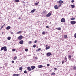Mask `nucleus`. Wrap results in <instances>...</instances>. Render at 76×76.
<instances>
[{"label": "nucleus", "mask_w": 76, "mask_h": 76, "mask_svg": "<svg viewBox=\"0 0 76 76\" xmlns=\"http://www.w3.org/2000/svg\"><path fill=\"white\" fill-rule=\"evenodd\" d=\"M7 48V47L6 46L2 47L1 49V51H2L4 50V51H7V48Z\"/></svg>", "instance_id": "nucleus-1"}, {"label": "nucleus", "mask_w": 76, "mask_h": 76, "mask_svg": "<svg viewBox=\"0 0 76 76\" xmlns=\"http://www.w3.org/2000/svg\"><path fill=\"white\" fill-rule=\"evenodd\" d=\"M76 23V22L75 21H71V25H75Z\"/></svg>", "instance_id": "nucleus-2"}, {"label": "nucleus", "mask_w": 76, "mask_h": 76, "mask_svg": "<svg viewBox=\"0 0 76 76\" xmlns=\"http://www.w3.org/2000/svg\"><path fill=\"white\" fill-rule=\"evenodd\" d=\"M65 21L66 20H65V19H64V18H62L61 20V22H65Z\"/></svg>", "instance_id": "nucleus-3"}, {"label": "nucleus", "mask_w": 76, "mask_h": 76, "mask_svg": "<svg viewBox=\"0 0 76 76\" xmlns=\"http://www.w3.org/2000/svg\"><path fill=\"white\" fill-rule=\"evenodd\" d=\"M22 38H23V36L21 35L19 36L18 38V39L19 40H21Z\"/></svg>", "instance_id": "nucleus-4"}, {"label": "nucleus", "mask_w": 76, "mask_h": 76, "mask_svg": "<svg viewBox=\"0 0 76 76\" xmlns=\"http://www.w3.org/2000/svg\"><path fill=\"white\" fill-rule=\"evenodd\" d=\"M51 15V13H50V12L46 15V17H50V16Z\"/></svg>", "instance_id": "nucleus-5"}, {"label": "nucleus", "mask_w": 76, "mask_h": 76, "mask_svg": "<svg viewBox=\"0 0 76 76\" xmlns=\"http://www.w3.org/2000/svg\"><path fill=\"white\" fill-rule=\"evenodd\" d=\"M46 55L47 56H50L51 55V53L50 52H48L47 53Z\"/></svg>", "instance_id": "nucleus-6"}, {"label": "nucleus", "mask_w": 76, "mask_h": 76, "mask_svg": "<svg viewBox=\"0 0 76 76\" xmlns=\"http://www.w3.org/2000/svg\"><path fill=\"white\" fill-rule=\"evenodd\" d=\"M27 69L28 71H31V70H32V69H31V67H30V66H28L27 68Z\"/></svg>", "instance_id": "nucleus-7"}, {"label": "nucleus", "mask_w": 76, "mask_h": 76, "mask_svg": "<svg viewBox=\"0 0 76 76\" xmlns=\"http://www.w3.org/2000/svg\"><path fill=\"white\" fill-rule=\"evenodd\" d=\"M58 3H59V4H62L64 3V2L62 0H60L58 1Z\"/></svg>", "instance_id": "nucleus-8"}, {"label": "nucleus", "mask_w": 76, "mask_h": 76, "mask_svg": "<svg viewBox=\"0 0 76 76\" xmlns=\"http://www.w3.org/2000/svg\"><path fill=\"white\" fill-rule=\"evenodd\" d=\"M11 27L10 26H8L6 27V29L7 30H9L11 28Z\"/></svg>", "instance_id": "nucleus-9"}, {"label": "nucleus", "mask_w": 76, "mask_h": 76, "mask_svg": "<svg viewBox=\"0 0 76 76\" xmlns=\"http://www.w3.org/2000/svg\"><path fill=\"white\" fill-rule=\"evenodd\" d=\"M23 41L21 40L19 42L20 44H23Z\"/></svg>", "instance_id": "nucleus-10"}, {"label": "nucleus", "mask_w": 76, "mask_h": 76, "mask_svg": "<svg viewBox=\"0 0 76 76\" xmlns=\"http://www.w3.org/2000/svg\"><path fill=\"white\" fill-rule=\"evenodd\" d=\"M31 68L32 70H34L35 68V66H31Z\"/></svg>", "instance_id": "nucleus-11"}, {"label": "nucleus", "mask_w": 76, "mask_h": 76, "mask_svg": "<svg viewBox=\"0 0 76 76\" xmlns=\"http://www.w3.org/2000/svg\"><path fill=\"white\" fill-rule=\"evenodd\" d=\"M68 59L69 60H71V58H72V56L71 55H69L68 56Z\"/></svg>", "instance_id": "nucleus-12"}, {"label": "nucleus", "mask_w": 76, "mask_h": 76, "mask_svg": "<svg viewBox=\"0 0 76 76\" xmlns=\"http://www.w3.org/2000/svg\"><path fill=\"white\" fill-rule=\"evenodd\" d=\"M54 8L55 9H58V7L57 5H56L54 6Z\"/></svg>", "instance_id": "nucleus-13"}, {"label": "nucleus", "mask_w": 76, "mask_h": 76, "mask_svg": "<svg viewBox=\"0 0 76 76\" xmlns=\"http://www.w3.org/2000/svg\"><path fill=\"white\" fill-rule=\"evenodd\" d=\"M35 10H36V9H34L31 11V13H34Z\"/></svg>", "instance_id": "nucleus-14"}, {"label": "nucleus", "mask_w": 76, "mask_h": 76, "mask_svg": "<svg viewBox=\"0 0 76 76\" xmlns=\"http://www.w3.org/2000/svg\"><path fill=\"white\" fill-rule=\"evenodd\" d=\"M19 76V74H14L13 75V76Z\"/></svg>", "instance_id": "nucleus-15"}, {"label": "nucleus", "mask_w": 76, "mask_h": 76, "mask_svg": "<svg viewBox=\"0 0 76 76\" xmlns=\"http://www.w3.org/2000/svg\"><path fill=\"white\" fill-rule=\"evenodd\" d=\"M50 46H48V47H46V48H45V49L46 50H48V49H50Z\"/></svg>", "instance_id": "nucleus-16"}, {"label": "nucleus", "mask_w": 76, "mask_h": 76, "mask_svg": "<svg viewBox=\"0 0 76 76\" xmlns=\"http://www.w3.org/2000/svg\"><path fill=\"white\" fill-rule=\"evenodd\" d=\"M43 67V66L42 65H40L38 66V68H42Z\"/></svg>", "instance_id": "nucleus-17"}, {"label": "nucleus", "mask_w": 76, "mask_h": 76, "mask_svg": "<svg viewBox=\"0 0 76 76\" xmlns=\"http://www.w3.org/2000/svg\"><path fill=\"white\" fill-rule=\"evenodd\" d=\"M14 1H15V2L18 3V2H19L20 1L19 0H15Z\"/></svg>", "instance_id": "nucleus-18"}, {"label": "nucleus", "mask_w": 76, "mask_h": 76, "mask_svg": "<svg viewBox=\"0 0 76 76\" xmlns=\"http://www.w3.org/2000/svg\"><path fill=\"white\" fill-rule=\"evenodd\" d=\"M21 32H22V31H18V32L16 33V34H19L21 33Z\"/></svg>", "instance_id": "nucleus-19"}, {"label": "nucleus", "mask_w": 76, "mask_h": 76, "mask_svg": "<svg viewBox=\"0 0 76 76\" xmlns=\"http://www.w3.org/2000/svg\"><path fill=\"white\" fill-rule=\"evenodd\" d=\"M71 6L72 8H75V6L74 5H71Z\"/></svg>", "instance_id": "nucleus-20"}, {"label": "nucleus", "mask_w": 76, "mask_h": 76, "mask_svg": "<svg viewBox=\"0 0 76 76\" xmlns=\"http://www.w3.org/2000/svg\"><path fill=\"white\" fill-rule=\"evenodd\" d=\"M10 39H11V37H9L7 38V39L8 40H10Z\"/></svg>", "instance_id": "nucleus-21"}, {"label": "nucleus", "mask_w": 76, "mask_h": 76, "mask_svg": "<svg viewBox=\"0 0 76 76\" xmlns=\"http://www.w3.org/2000/svg\"><path fill=\"white\" fill-rule=\"evenodd\" d=\"M41 50V48H39L37 50H36V51H40V50Z\"/></svg>", "instance_id": "nucleus-22"}, {"label": "nucleus", "mask_w": 76, "mask_h": 76, "mask_svg": "<svg viewBox=\"0 0 76 76\" xmlns=\"http://www.w3.org/2000/svg\"><path fill=\"white\" fill-rule=\"evenodd\" d=\"M75 18H71V20H75Z\"/></svg>", "instance_id": "nucleus-23"}, {"label": "nucleus", "mask_w": 76, "mask_h": 76, "mask_svg": "<svg viewBox=\"0 0 76 76\" xmlns=\"http://www.w3.org/2000/svg\"><path fill=\"white\" fill-rule=\"evenodd\" d=\"M56 75V73L54 72H53V73H51V75Z\"/></svg>", "instance_id": "nucleus-24"}, {"label": "nucleus", "mask_w": 76, "mask_h": 76, "mask_svg": "<svg viewBox=\"0 0 76 76\" xmlns=\"http://www.w3.org/2000/svg\"><path fill=\"white\" fill-rule=\"evenodd\" d=\"M64 37L65 38H67V35H65L64 36Z\"/></svg>", "instance_id": "nucleus-25"}, {"label": "nucleus", "mask_w": 76, "mask_h": 76, "mask_svg": "<svg viewBox=\"0 0 76 76\" xmlns=\"http://www.w3.org/2000/svg\"><path fill=\"white\" fill-rule=\"evenodd\" d=\"M38 3H39V2H37L35 4L36 5H38Z\"/></svg>", "instance_id": "nucleus-26"}, {"label": "nucleus", "mask_w": 76, "mask_h": 76, "mask_svg": "<svg viewBox=\"0 0 76 76\" xmlns=\"http://www.w3.org/2000/svg\"><path fill=\"white\" fill-rule=\"evenodd\" d=\"M17 58V57L16 56H15L14 58V60H16Z\"/></svg>", "instance_id": "nucleus-27"}, {"label": "nucleus", "mask_w": 76, "mask_h": 76, "mask_svg": "<svg viewBox=\"0 0 76 76\" xmlns=\"http://www.w3.org/2000/svg\"><path fill=\"white\" fill-rule=\"evenodd\" d=\"M58 31H61V28L60 27H59L58 28Z\"/></svg>", "instance_id": "nucleus-28"}, {"label": "nucleus", "mask_w": 76, "mask_h": 76, "mask_svg": "<svg viewBox=\"0 0 76 76\" xmlns=\"http://www.w3.org/2000/svg\"><path fill=\"white\" fill-rule=\"evenodd\" d=\"M65 60H66L65 61V62H66V61H67V58L66 56H65Z\"/></svg>", "instance_id": "nucleus-29"}, {"label": "nucleus", "mask_w": 76, "mask_h": 76, "mask_svg": "<svg viewBox=\"0 0 76 76\" xmlns=\"http://www.w3.org/2000/svg\"><path fill=\"white\" fill-rule=\"evenodd\" d=\"M24 73H28V72L26 71V70L24 71Z\"/></svg>", "instance_id": "nucleus-30"}, {"label": "nucleus", "mask_w": 76, "mask_h": 76, "mask_svg": "<svg viewBox=\"0 0 76 76\" xmlns=\"http://www.w3.org/2000/svg\"><path fill=\"white\" fill-rule=\"evenodd\" d=\"M19 70H22V67H20L19 68Z\"/></svg>", "instance_id": "nucleus-31"}, {"label": "nucleus", "mask_w": 76, "mask_h": 76, "mask_svg": "<svg viewBox=\"0 0 76 76\" xmlns=\"http://www.w3.org/2000/svg\"><path fill=\"white\" fill-rule=\"evenodd\" d=\"M12 51H16V49H12Z\"/></svg>", "instance_id": "nucleus-32"}, {"label": "nucleus", "mask_w": 76, "mask_h": 76, "mask_svg": "<svg viewBox=\"0 0 76 76\" xmlns=\"http://www.w3.org/2000/svg\"><path fill=\"white\" fill-rule=\"evenodd\" d=\"M45 34V31H43L42 33V34H43V35H44Z\"/></svg>", "instance_id": "nucleus-33"}, {"label": "nucleus", "mask_w": 76, "mask_h": 76, "mask_svg": "<svg viewBox=\"0 0 76 76\" xmlns=\"http://www.w3.org/2000/svg\"><path fill=\"white\" fill-rule=\"evenodd\" d=\"M25 51H28V49H27V48L25 49Z\"/></svg>", "instance_id": "nucleus-34"}, {"label": "nucleus", "mask_w": 76, "mask_h": 76, "mask_svg": "<svg viewBox=\"0 0 76 76\" xmlns=\"http://www.w3.org/2000/svg\"><path fill=\"white\" fill-rule=\"evenodd\" d=\"M34 48H35L36 47V45H34L33 46Z\"/></svg>", "instance_id": "nucleus-35"}, {"label": "nucleus", "mask_w": 76, "mask_h": 76, "mask_svg": "<svg viewBox=\"0 0 76 76\" xmlns=\"http://www.w3.org/2000/svg\"><path fill=\"white\" fill-rule=\"evenodd\" d=\"M73 69H74V70H76V66H74L73 68Z\"/></svg>", "instance_id": "nucleus-36"}, {"label": "nucleus", "mask_w": 76, "mask_h": 76, "mask_svg": "<svg viewBox=\"0 0 76 76\" xmlns=\"http://www.w3.org/2000/svg\"><path fill=\"white\" fill-rule=\"evenodd\" d=\"M74 37L75 38H76V33H75L74 34Z\"/></svg>", "instance_id": "nucleus-37"}, {"label": "nucleus", "mask_w": 76, "mask_h": 76, "mask_svg": "<svg viewBox=\"0 0 76 76\" xmlns=\"http://www.w3.org/2000/svg\"><path fill=\"white\" fill-rule=\"evenodd\" d=\"M74 2H75V1L72 0L71 1V3H74Z\"/></svg>", "instance_id": "nucleus-38"}, {"label": "nucleus", "mask_w": 76, "mask_h": 76, "mask_svg": "<svg viewBox=\"0 0 76 76\" xmlns=\"http://www.w3.org/2000/svg\"><path fill=\"white\" fill-rule=\"evenodd\" d=\"M32 43V42L31 41H29L28 42V43L29 44H31Z\"/></svg>", "instance_id": "nucleus-39"}, {"label": "nucleus", "mask_w": 76, "mask_h": 76, "mask_svg": "<svg viewBox=\"0 0 76 76\" xmlns=\"http://www.w3.org/2000/svg\"><path fill=\"white\" fill-rule=\"evenodd\" d=\"M10 34H12V35H13V32H10Z\"/></svg>", "instance_id": "nucleus-40"}, {"label": "nucleus", "mask_w": 76, "mask_h": 76, "mask_svg": "<svg viewBox=\"0 0 76 76\" xmlns=\"http://www.w3.org/2000/svg\"><path fill=\"white\" fill-rule=\"evenodd\" d=\"M47 66H48H48H50V64H47Z\"/></svg>", "instance_id": "nucleus-41"}, {"label": "nucleus", "mask_w": 76, "mask_h": 76, "mask_svg": "<svg viewBox=\"0 0 76 76\" xmlns=\"http://www.w3.org/2000/svg\"><path fill=\"white\" fill-rule=\"evenodd\" d=\"M46 28H49V27L48 26H46Z\"/></svg>", "instance_id": "nucleus-42"}, {"label": "nucleus", "mask_w": 76, "mask_h": 76, "mask_svg": "<svg viewBox=\"0 0 76 76\" xmlns=\"http://www.w3.org/2000/svg\"><path fill=\"white\" fill-rule=\"evenodd\" d=\"M37 40H36L34 41V43H37Z\"/></svg>", "instance_id": "nucleus-43"}, {"label": "nucleus", "mask_w": 76, "mask_h": 76, "mask_svg": "<svg viewBox=\"0 0 76 76\" xmlns=\"http://www.w3.org/2000/svg\"><path fill=\"white\" fill-rule=\"evenodd\" d=\"M54 69L55 70H57V68H54Z\"/></svg>", "instance_id": "nucleus-44"}, {"label": "nucleus", "mask_w": 76, "mask_h": 76, "mask_svg": "<svg viewBox=\"0 0 76 76\" xmlns=\"http://www.w3.org/2000/svg\"><path fill=\"white\" fill-rule=\"evenodd\" d=\"M62 64H64V61H62Z\"/></svg>", "instance_id": "nucleus-45"}, {"label": "nucleus", "mask_w": 76, "mask_h": 76, "mask_svg": "<svg viewBox=\"0 0 76 76\" xmlns=\"http://www.w3.org/2000/svg\"><path fill=\"white\" fill-rule=\"evenodd\" d=\"M61 4H60L59 6H58V7H60V6H61Z\"/></svg>", "instance_id": "nucleus-46"}, {"label": "nucleus", "mask_w": 76, "mask_h": 76, "mask_svg": "<svg viewBox=\"0 0 76 76\" xmlns=\"http://www.w3.org/2000/svg\"><path fill=\"white\" fill-rule=\"evenodd\" d=\"M12 63H14V61H12Z\"/></svg>", "instance_id": "nucleus-47"}, {"label": "nucleus", "mask_w": 76, "mask_h": 76, "mask_svg": "<svg viewBox=\"0 0 76 76\" xmlns=\"http://www.w3.org/2000/svg\"><path fill=\"white\" fill-rule=\"evenodd\" d=\"M3 28V26H2L1 27V29H2V28Z\"/></svg>", "instance_id": "nucleus-48"}, {"label": "nucleus", "mask_w": 76, "mask_h": 76, "mask_svg": "<svg viewBox=\"0 0 76 76\" xmlns=\"http://www.w3.org/2000/svg\"><path fill=\"white\" fill-rule=\"evenodd\" d=\"M22 3H25V2H24V1H23L22 2Z\"/></svg>", "instance_id": "nucleus-49"}, {"label": "nucleus", "mask_w": 76, "mask_h": 76, "mask_svg": "<svg viewBox=\"0 0 76 76\" xmlns=\"http://www.w3.org/2000/svg\"><path fill=\"white\" fill-rule=\"evenodd\" d=\"M1 28H0V31H1Z\"/></svg>", "instance_id": "nucleus-50"}, {"label": "nucleus", "mask_w": 76, "mask_h": 76, "mask_svg": "<svg viewBox=\"0 0 76 76\" xmlns=\"http://www.w3.org/2000/svg\"><path fill=\"white\" fill-rule=\"evenodd\" d=\"M58 29V28H56V29Z\"/></svg>", "instance_id": "nucleus-51"}, {"label": "nucleus", "mask_w": 76, "mask_h": 76, "mask_svg": "<svg viewBox=\"0 0 76 76\" xmlns=\"http://www.w3.org/2000/svg\"><path fill=\"white\" fill-rule=\"evenodd\" d=\"M47 45H46V47H47Z\"/></svg>", "instance_id": "nucleus-52"}, {"label": "nucleus", "mask_w": 76, "mask_h": 76, "mask_svg": "<svg viewBox=\"0 0 76 76\" xmlns=\"http://www.w3.org/2000/svg\"><path fill=\"white\" fill-rule=\"evenodd\" d=\"M2 34H3V32H2Z\"/></svg>", "instance_id": "nucleus-53"}, {"label": "nucleus", "mask_w": 76, "mask_h": 76, "mask_svg": "<svg viewBox=\"0 0 76 76\" xmlns=\"http://www.w3.org/2000/svg\"><path fill=\"white\" fill-rule=\"evenodd\" d=\"M75 76H76V73L75 74Z\"/></svg>", "instance_id": "nucleus-54"}, {"label": "nucleus", "mask_w": 76, "mask_h": 76, "mask_svg": "<svg viewBox=\"0 0 76 76\" xmlns=\"http://www.w3.org/2000/svg\"><path fill=\"white\" fill-rule=\"evenodd\" d=\"M24 0V1H25V0Z\"/></svg>", "instance_id": "nucleus-55"}]
</instances>
